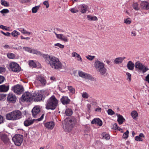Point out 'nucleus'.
I'll use <instances>...</instances> for the list:
<instances>
[{
	"instance_id": "39448f33",
	"label": "nucleus",
	"mask_w": 149,
	"mask_h": 149,
	"mask_svg": "<svg viewBox=\"0 0 149 149\" xmlns=\"http://www.w3.org/2000/svg\"><path fill=\"white\" fill-rule=\"evenodd\" d=\"M43 93V94L41 92H35L32 95L33 99L35 102L40 101L42 99L44 100L46 96L49 95V93L46 91H44Z\"/></svg>"
},
{
	"instance_id": "603ef678",
	"label": "nucleus",
	"mask_w": 149,
	"mask_h": 149,
	"mask_svg": "<svg viewBox=\"0 0 149 149\" xmlns=\"http://www.w3.org/2000/svg\"><path fill=\"white\" fill-rule=\"evenodd\" d=\"M55 34L56 35V37L58 38L61 40H62V38L63 36V35L62 34H56V33H55Z\"/></svg>"
},
{
	"instance_id": "a19ab883",
	"label": "nucleus",
	"mask_w": 149,
	"mask_h": 149,
	"mask_svg": "<svg viewBox=\"0 0 149 149\" xmlns=\"http://www.w3.org/2000/svg\"><path fill=\"white\" fill-rule=\"evenodd\" d=\"M9 12V10L8 9H4L0 11V13L3 15L4 13H8Z\"/></svg>"
},
{
	"instance_id": "a878e982",
	"label": "nucleus",
	"mask_w": 149,
	"mask_h": 149,
	"mask_svg": "<svg viewBox=\"0 0 149 149\" xmlns=\"http://www.w3.org/2000/svg\"><path fill=\"white\" fill-rule=\"evenodd\" d=\"M87 18L88 20L90 21H97V18L96 17L92 16L90 15H87Z\"/></svg>"
},
{
	"instance_id": "6ab92c4d",
	"label": "nucleus",
	"mask_w": 149,
	"mask_h": 149,
	"mask_svg": "<svg viewBox=\"0 0 149 149\" xmlns=\"http://www.w3.org/2000/svg\"><path fill=\"white\" fill-rule=\"evenodd\" d=\"M0 139L5 144H7L9 142V139L6 134L1 135L0 136Z\"/></svg>"
},
{
	"instance_id": "4be33fe9",
	"label": "nucleus",
	"mask_w": 149,
	"mask_h": 149,
	"mask_svg": "<svg viewBox=\"0 0 149 149\" xmlns=\"http://www.w3.org/2000/svg\"><path fill=\"white\" fill-rule=\"evenodd\" d=\"M88 6L84 4H81L79 6V8H80V11L82 13H85L87 10Z\"/></svg>"
},
{
	"instance_id": "c9c22d12",
	"label": "nucleus",
	"mask_w": 149,
	"mask_h": 149,
	"mask_svg": "<svg viewBox=\"0 0 149 149\" xmlns=\"http://www.w3.org/2000/svg\"><path fill=\"white\" fill-rule=\"evenodd\" d=\"M133 8L136 10H138L139 9V8L138 6V4L137 3H135L133 5Z\"/></svg>"
},
{
	"instance_id": "4c0bfd02",
	"label": "nucleus",
	"mask_w": 149,
	"mask_h": 149,
	"mask_svg": "<svg viewBox=\"0 0 149 149\" xmlns=\"http://www.w3.org/2000/svg\"><path fill=\"white\" fill-rule=\"evenodd\" d=\"M1 1V4L5 6H9V4L8 3V2L6 1L2 0Z\"/></svg>"
},
{
	"instance_id": "393cba45",
	"label": "nucleus",
	"mask_w": 149,
	"mask_h": 149,
	"mask_svg": "<svg viewBox=\"0 0 149 149\" xmlns=\"http://www.w3.org/2000/svg\"><path fill=\"white\" fill-rule=\"evenodd\" d=\"M127 67L129 70H132L134 67V63L131 61H129L127 64Z\"/></svg>"
},
{
	"instance_id": "ea45409f",
	"label": "nucleus",
	"mask_w": 149,
	"mask_h": 149,
	"mask_svg": "<svg viewBox=\"0 0 149 149\" xmlns=\"http://www.w3.org/2000/svg\"><path fill=\"white\" fill-rule=\"evenodd\" d=\"M86 57L88 60L90 61L92 60L95 57V56H91L90 55H88L87 56H86Z\"/></svg>"
},
{
	"instance_id": "dca6fc26",
	"label": "nucleus",
	"mask_w": 149,
	"mask_h": 149,
	"mask_svg": "<svg viewBox=\"0 0 149 149\" xmlns=\"http://www.w3.org/2000/svg\"><path fill=\"white\" fill-rule=\"evenodd\" d=\"M70 101V100L66 96H63L60 99L61 102L64 105L69 104Z\"/></svg>"
},
{
	"instance_id": "2f4dec72",
	"label": "nucleus",
	"mask_w": 149,
	"mask_h": 149,
	"mask_svg": "<svg viewBox=\"0 0 149 149\" xmlns=\"http://www.w3.org/2000/svg\"><path fill=\"white\" fill-rule=\"evenodd\" d=\"M40 6V5L36 6L33 7L32 9V13H36L37 12Z\"/></svg>"
},
{
	"instance_id": "bf43d9fd",
	"label": "nucleus",
	"mask_w": 149,
	"mask_h": 149,
	"mask_svg": "<svg viewBox=\"0 0 149 149\" xmlns=\"http://www.w3.org/2000/svg\"><path fill=\"white\" fill-rule=\"evenodd\" d=\"M43 4L45 6H46V7L47 8H49V3L48 2V1H44L43 2Z\"/></svg>"
},
{
	"instance_id": "338daca9",
	"label": "nucleus",
	"mask_w": 149,
	"mask_h": 149,
	"mask_svg": "<svg viewBox=\"0 0 149 149\" xmlns=\"http://www.w3.org/2000/svg\"><path fill=\"white\" fill-rule=\"evenodd\" d=\"M77 57L78 58L77 59L78 61H82V58L80 55L78 54L77 56Z\"/></svg>"
},
{
	"instance_id": "c85d7f7f",
	"label": "nucleus",
	"mask_w": 149,
	"mask_h": 149,
	"mask_svg": "<svg viewBox=\"0 0 149 149\" xmlns=\"http://www.w3.org/2000/svg\"><path fill=\"white\" fill-rule=\"evenodd\" d=\"M33 122L31 120H26L24 122V125L25 126H28L32 124Z\"/></svg>"
},
{
	"instance_id": "79ce46f5",
	"label": "nucleus",
	"mask_w": 149,
	"mask_h": 149,
	"mask_svg": "<svg viewBox=\"0 0 149 149\" xmlns=\"http://www.w3.org/2000/svg\"><path fill=\"white\" fill-rule=\"evenodd\" d=\"M54 46H55L58 47L60 48L61 49H63L64 47V46L63 45H62L59 43L55 44H54Z\"/></svg>"
},
{
	"instance_id": "cd10ccee",
	"label": "nucleus",
	"mask_w": 149,
	"mask_h": 149,
	"mask_svg": "<svg viewBox=\"0 0 149 149\" xmlns=\"http://www.w3.org/2000/svg\"><path fill=\"white\" fill-rule=\"evenodd\" d=\"M131 115L132 117L134 119H135L138 116L137 112L136 111H132Z\"/></svg>"
},
{
	"instance_id": "9b49d317",
	"label": "nucleus",
	"mask_w": 149,
	"mask_h": 149,
	"mask_svg": "<svg viewBox=\"0 0 149 149\" xmlns=\"http://www.w3.org/2000/svg\"><path fill=\"white\" fill-rule=\"evenodd\" d=\"M35 82L43 86H45L47 83L44 77L41 75H38L37 77Z\"/></svg>"
},
{
	"instance_id": "69168bd1",
	"label": "nucleus",
	"mask_w": 149,
	"mask_h": 149,
	"mask_svg": "<svg viewBox=\"0 0 149 149\" xmlns=\"http://www.w3.org/2000/svg\"><path fill=\"white\" fill-rule=\"evenodd\" d=\"M3 123V118L2 116L0 115V124Z\"/></svg>"
},
{
	"instance_id": "13d9d810",
	"label": "nucleus",
	"mask_w": 149,
	"mask_h": 149,
	"mask_svg": "<svg viewBox=\"0 0 149 149\" xmlns=\"http://www.w3.org/2000/svg\"><path fill=\"white\" fill-rule=\"evenodd\" d=\"M126 75L127 77V78L130 81H131V74L128 72L126 73Z\"/></svg>"
},
{
	"instance_id": "bb28decb",
	"label": "nucleus",
	"mask_w": 149,
	"mask_h": 149,
	"mask_svg": "<svg viewBox=\"0 0 149 149\" xmlns=\"http://www.w3.org/2000/svg\"><path fill=\"white\" fill-rule=\"evenodd\" d=\"M73 113L72 110L70 109H67L65 112V113L67 116H71Z\"/></svg>"
},
{
	"instance_id": "c03bdc74",
	"label": "nucleus",
	"mask_w": 149,
	"mask_h": 149,
	"mask_svg": "<svg viewBox=\"0 0 149 149\" xmlns=\"http://www.w3.org/2000/svg\"><path fill=\"white\" fill-rule=\"evenodd\" d=\"M68 89L69 91H70V92L72 93H74L75 91V89L73 88V87L72 86H68Z\"/></svg>"
},
{
	"instance_id": "72a5a7b5",
	"label": "nucleus",
	"mask_w": 149,
	"mask_h": 149,
	"mask_svg": "<svg viewBox=\"0 0 149 149\" xmlns=\"http://www.w3.org/2000/svg\"><path fill=\"white\" fill-rule=\"evenodd\" d=\"M7 56L10 59H14L15 57V55L14 54L11 53H8Z\"/></svg>"
},
{
	"instance_id": "864d4df0",
	"label": "nucleus",
	"mask_w": 149,
	"mask_h": 149,
	"mask_svg": "<svg viewBox=\"0 0 149 149\" xmlns=\"http://www.w3.org/2000/svg\"><path fill=\"white\" fill-rule=\"evenodd\" d=\"M6 71V69L3 67H1L0 66V73H2Z\"/></svg>"
},
{
	"instance_id": "412c9836",
	"label": "nucleus",
	"mask_w": 149,
	"mask_h": 149,
	"mask_svg": "<svg viewBox=\"0 0 149 149\" xmlns=\"http://www.w3.org/2000/svg\"><path fill=\"white\" fill-rule=\"evenodd\" d=\"M116 115L118 117L117 121L119 124H121L123 122L125 121V119L123 118L122 116L118 113H116Z\"/></svg>"
},
{
	"instance_id": "0e129e2a",
	"label": "nucleus",
	"mask_w": 149,
	"mask_h": 149,
	"mask_svg": "<svg viewBox=\"0 0 149 149\" xmlns=\"http://www.w3.org/2000/svg\"><path fill=\"white\" fill-rule=\"evenodd\" d=\"M6 27L3 25H1L0 26V28L3 29V30L7 31L8 29L7 28H6Z\"/></svg>"
},
{
	"instance_id": "774afa93",
	"label": "nucleus",
	"mask_w": 149,
	"mask_h": 149,
	"mask_svg": "<svg viewBox=\"0 0 149 149\" xmlns=\"http://www.w3.org/2000/svg\"><path fill=\"white\" fill-rule=\"evenodd\" d=\"M145 80L149 83V74L146 77Z\"/></svg>"
},
{
	"instance_id": "20e7f679",
	"label": "nucleus",
	"mask_w": 149,
	"mask_h": 149,
	"mask_svg": "<svg viewBox=\"0 0 149 149\" xmlns=\"http://www.w3.org/2000/svg\"><path fill=\"white\" fill-rule=\"evenodd\" d=\"M94 65L97 70L102 75H104L105 74L107 69L105 67V64L103 63L96 59L95 61Z\"/></svg>"
},
{
	"instance_id": "0eeeda50",
	"label": "nucleus",
	"mask_w": 149,
	"mask_h": 149,
	"mask_svg": "<svg viewBox=\"0 0 149 149\" xmlns=\"http://www.w3.org/2000/svg\"><path fill=\"white\" fill-rule=\"evenodd\" d=\"M11 90L15 93L17 95H20L22 94L24 91L23 86L18 84L12 86Z\"/></svg>"
},
{
	"instance_id": "8fccbe9b",
	"label": "nucleus",
	"mask_w": 149,
	"mask_h": 149,
	"mask_svg": "<svg viewBox=\"0 0 149 149\" xmlns=\"http://www.w3.org/2000/svg\"><path fill=\"white\" fill-rule=\"evenodd\" d=\"M82 97L84 98H87L88 97V95L86 92H84L82 93Z\"/></svg>"
},
{
	"instance_id": "e2e57ef3",
	"label": "nucleus",
	"mask_w": 149,
	"mask_h": 149,
	"mask_svg": "<svg viewBox=\"0 0 149 149\" xmlns=\"http://www.w3.org/2000/svg\"><path fill=\"white\" fill-rule=\"evenodd\" d=\"M44 114H43L40 117V118H38L37 119V120L38 121H40L41 120H42L43 118H44Z\"/></svg>"
},
{
	"instance_id": "052dcab7",
	"label": "nucleus",
	"mask_w": 149,
	"mask_h": 149,
	"mask_svg": "<svg viewBox=\"0 0 149 149\" xmlns=\"http://www.w3.org/2000/svg\"><path fill=\"white\" fill-rule=\"evenodd\" d=\"M91 105L89 104H87V107L88 109V111L89 113L91 112Z\"/></svg>"
},
{
	"instance_id": "aec40b11",
	"label": "nucleus",
	"mask_w": 149,
	"mask_h": 149,
	"mask_svg": "<svg viewBox=\"0 0 149 149\" xmlns=\"http://www.w3.org/2000/svg\"><path fill=\"white\" fill-rule=\"evenodd\" d=\"M141 6L142 9L148 10L149 9V3L146 1H142L141 3Z\"/></svg>"
},
{
	"instance_id": "6e6d98bb",
	"label": "nucleus",
	"mask_w": 149,
	"mask_h": 149,
	"mask_svg": "<svg viewBox=\"0 0 149 149\" xmlns=\"http://www.w3.org/2000/svg\"><path fill=\"white\" fill-rule=\"evenodd\" d=\"M5 79V77L2 76H0V84L3 83Z\"/></svg>"
},
{
	"instance_id": "9d476101",
	"label": "nucleus",
	"mask_w": 149,
	"mask_h": 149,
	"mask_svg": "<svg viewBox=\"0 0 149 149\" xmlns=\"http://www.w3.org/2000/svg\"><path fill=\"white\" fill-rule=\"evenodd\" d=\"M9 68L13 72H18L21 70V67L19 65L15 62H11L9 65Z\"/></svg>"
},
{
	"instance_id": "37998d69",
	"label": "nucleus",
	"mask_w": 149,
	"mask_h": 149,
	"mask_svg": "<svg viewBox=\"0 0 149 149\" xmlns=\"http://www.w3.org/2000/svg\"><path fill=\"white\" fill-rule=\"evenodd\" d=\"M107 113L109 115H112L114 114V112L111 109H109L107 110Z\"/></svg>"
},
{
	"instance_id": "680f3d73",
	"label": "nucleus",
	"mask_w": 149,
	"mask_h": 149,
	"mask_svg": "<svg viewBox=\"0 0 149 149\" xmlns=\"http://www.w3.org/2000/svg\"><path fill=\"white\" fill-rule=\"evenodd\" d=\"M61 40H63V41L65 42L68 41V39L67 38V37H65L64 36H63Z\"/></svg>"
},
{
	"instance_id": "7c9ffc66",
	"label": "nucleus",
	"mask_w": 149,
	"mask_h": 149,
	"mask_svg": "<svg viewBox=\"0 0 149 149\" xmlns=\"http://www.w3.org/2000/svg\"><path fill=\"white\" fill-rule=\"evenodd\" d=\"M111 129L114 130H120V128L118 127L116 123H114L111 127Z\"/></svg>"
},
{
	"instance_id": "a18cd8bd",
	"label": "nucleus",
	"mask_w": 149,
	"mask_h": 149,
	"mask_svg": "<svg viewBox=\"0 0 149 149\" xmlns=\"http://www.w3.org/2000/svg\"><path fill=\"white\" fill-rule=\"evenodd\" d=\"M1 32L5 36H10L11 34L9 32H6V33H5L3 31H1Z\"/></svg>"
},
{
	"instance_id": "2eb2a0df",
	"label": "nucleus",
	"mask_w": 149,
	"mask_h": 149,
	"mask_svg": "<svg viewBox=\"0 0 149 149\" xmlns=\"http://www.w3.org/2000/svg\"><path fill=\"white\" fill-rule=\"evenodd\" d=\"M9 89V85L8 84L0 85V92H6Z\"/></svg>"
},
{
	"instance_id": "5fc2aeb1",
	"label": "nucleus",
	"mask_w": 149,
	"mask_h": 149,
	"mask_svg": "<svg viewBox=\"0 0 149 149\" xmlns=\"http://www.w3.org/2000/svg\"><path fill=\"white\" fill-rule=\"evenodd\" d=\"M70 11L71 13H75L78 11V10L76 9L75 8H71Z\"/></svg>"
},
{
	"instance_id": "7ed1b4c3",
	"label": "nucleus",
	"mask_w": 149,
	"mask_h": 149,
	"mask_svg": "<svg viewBox=\"0 0 149 149\" xmlns=\"http://www.w3.org/2000/svg\"><path fill=\"white\" fill-rule=\"evenodd\" d=\"M22 112L19 110L13 111L6 115V119L9 120H15L22 118Z\"/></svg>"
},
{
	"instance_id": "f257e3e1",
	"label": "nucleus",
	"mask_w": 149,
	"mask_h": 149,
	"mask_svg": "<svg viewBox=\"0 0 149 149\" xmlns=\"http://www.w3.org/2000/svg\"><path fill=\"white\" fill-rule=\"evenodd\" d=\"M44 56L46 62L52 68L56 70L62 68L63 65L57 58L48 54Z\"/></svg>"
},
{
	"instance_id": "f3484780",
	"label": "nucleus",
	"mask_w": 149,
	"mask_h": 149,
	"mask_svg": "<svg viewBox=\"0 0 149 149\" xmlns=\"http://www.w3.org/2000/svg\"><path fill=\"white\" fill-rule=\"evenodd\" d=\"M45 126L49 130H52L54 126V123L53 121L47 122L44 124Z\"/></svg>"
},
{
	"instance_id": "a211bd4d",
	"label": "nucleus",
	"mask_w": 149,
	"mask_h": 149,
	"mask_svg": "<svg viewBox=\"0 0 149 149\" xmlns=\"http://www.w3.org/2000/svg\"><path fill=\"white\" fill-rule=\"evenodd\" d=\"M40 112V108L37 106L35 107L32 110L33 116L34 117H35L36 115L38 114Z\"/></svg>"
},
{
	"instance_id": "b1692460",
	"label": "nucleus",
	"mask_w": 149,
	"mask_h": 149,
	"mask_svg": "<svg viewBox=\"0 0 149 149\" xmlns=\"http://www.w3.org/2000/svg\"><path fill=\"white\" fill-rule=\"evenodd\" d=\"M125 57H118L116 58L113 61V63L116 64L121 63H122Z\"/></svg>"
},
{
	"instance_id": "6e6552de",
	"label": "nucleus",
	"mask_w": 149,
	"mask_h": 149,
	"mask_svg": "<svg viewBox=\"0 0 149 149\" xmlns=\"http://www.w3.org/2000/svg\"><path fill=\"white\" fill-rule=\"evenodd\" d=\"M135 67L137 70L139 72L142 71L143 73L145 72L148 70L147 67L145 66L139 61L135 63Z\"/></svg>"
},
{
	"instance_id": "de8ad7c7",
	"label": "nucleus",
	"mask_w": 149,
	"mask_h": 149,
	"mask_svg": "<svg viewBox=\"0 0 149 149\" xmlns=\"http://www.w3.org/2000/svg\"><path fill=\"white\" fill-rule=\"evenodd\" d=\"M17 29L19 31H20L22 33L25 34L26 30L24 29V28H19Z\"/></svg>"
},
{
	"instance_id": "58836bf2",
	"label": "nucleus",
	"mask_w": 149,
	"mask_h": 149,
	"mask_svg": "<svg viewBox=\"0 0 149 149\" xmlns=\"http://www.w3.org/2000/svg\"><path fill=\"white\" fill-rule=\"evenodd\" d=\"M23 49L26 51L31 53L32 49L28 47H24Z\"/></svg>"
},
{
	"instance_id": "f03ea898",
	"label": "nucleus",
	"mask_w": 149,
	"mask_h": 149,
	"mask_svg": "<svg viewBox=\"0 0 149 149\" xmlns=\"http://www.w3.org/2000/svg\"><path fill=\"white\" fill-rule=\"evenodd\" d=\"M58 103V100L53 95L47 100L45 104V108L47 110H54L56 108Z\"/></svg>"
},
{
	"instance_id": "09e8293b",
	"label": "nucleus",
	"mask_w": 149,
	"mask_h": 149,
	"mask_svg": "<svg viewBox=\"0 0 149 149\" xmlns=\"http://www.w3.org/2000/svg\"><path fill=\"white\" fill-rule=\"evenodd\" d=\"M130 18H128L127 19H124V23L127 24H130L131 23V21L129 20Z\"/></svg>"
},
{
	"instance_id": "473e14b6",
	"label": "nucleus",
	"mask_w": 149,
	"mask_h": 149,
	"mask_svg": "<svg viewBox=\"0 0 149 149\" xmlns=\"http://www.w3.org/2000/svg\"><path fill=\"white\" fill-rule=\"evenodd\" d=\"M20 34V33L16 30L13 31L11 33V35L14 37L17 38L18 35Z\"/></svg>"
},
{
	"instance_id": "49530a36",
	"label": "nucleus",
	"mask_w": 149,
	"mask_h": 149,
	"mask_svg": "<svg viewBox=\"0 0 149 149\" xmlns=\"http://www.w3.org/2000/svg\"><path fill=\"white\" fill-rule=\"evenodd\" d=\"M6 95L5 94H0V101L4 99L6 96Z\"/></svg>"
},
{
	"instance_id": "423d86ee",
	"label": "nucleus",
	"mask_w": 149,
	"mask_h": 149,
	"mask_svg": "<svg viewBox=\"0 0 149 149\" xmlns=\"http://www.w3.org/2000/svg\"><path fill=\"white\" fill-rule=\"evenodd\" d=\"M12 140L16 146H19L23 143V136L20 134H17L13 136Z\"/></svg>"
},
{
	"instance_id": "e433bc0d",
	"label": "nucleus",
	"mask_w": 149,
	"mask_h": 149,
	"mask_svg": "<svg viewBox=\"0 0 149 149\" xmlns=\"http://www.w3.org/2000/svg\"><path fill=\"white\" fill-rule=\"evenodd\" d=\"M129 133V131H126L123 134V138L125 139H126L128 137Z\"/></svg>"
},
{
	"instance_id": "3c124183",
	"label": "nucleus",
	"mask_w": 149,
	"mask_h": 149,
	"mask_svg": "<svg viewBox=\"0 0 149 149\" xmlns=\"http://www.w3.org/2000/svg\"><path fill=\"white\" fill-rule=\"evenodd\" d=\"M135 140L137 141H142V140L141 138L139 136H136L135 137Z\"/></svg>"
},
{
	"instance_id": "1a4fd4ad",
	"label": "nucleus",
	"mask_w": 149,
	"mask_h": 149,
	"mask_svg": "<svg viewBox=\"0 0 149 149\" xmlns=\"http://www.w3.org/2000/svg\"><path fill=\"white\" fill-rule=\"evenodd\" d=\"M33 100L32 95L29 92H26L23 94L21 100L22 102H31Z\"/></svg>"
},
{
	"instance_id": "4d7b16f0",
	"label": "nucleus",
	"mask_w": 149,
	"mask_h": 149,
	"mask_svg": "<svg viewBox=\"0 0 149 149\" xmlns=\"http://www.w3.org/2000/svg\"><path fill=\"white\" fill-rule=\"evenodd\" d=\"M59 87H62L63 89H65L66 87V86L64 84L61 82L60 83Z\"/></svg>"
},
{
	"instance_id": "f704fd0d",
	"label": "nucleus",
	"mask_w": 149,
	"mask_h": 149,
	"mask_svg": "<svg viewBox=\"0 0 149 149\" xmlns=\"http://www.w3.org/2000/svg\"><path fill=\"white\" fill-rule=\"evenodd\" d=\"M29 64L30 66L33 67L34 68L36 67V64L33 60L29 61Z\"/></svg>"
},
{
	"instance_id": "5701e85b",
	"label": "nucleus",
	"mask_w": 149,
	"mask_h": 149,
	"mask_svg": "<svg viewBox=\"0 0 149 149\" xmlns=\"http://www.w3.org/2000/svg\"><path fill=\"white\" fill-rule=\"evenodd\" d=\"M31 53L33 54H36L37 55H40V56H42L45 59V58L44 57L45 56H44L45 55H48L47 54H42L40 52L36 49H32Z\"/></svg>"
},
{
	"instance_id": "f8f14e48",
	"label": "nucleus",
	"mask_w": 149,
	"mask_h": 149,
	"mask_svg": "<svg viewBox=\"0 0 149 149\" xmlns=\"http://www.w3.org/2000/svg\"><path fill=\"white\" fill-rule=\"evenodd\" d=\"M7 100L9 103H15L16 101L17 97L14 94L10 93L8 95Z\"/></svg>"
},
{
	"instance_id": "4468645a",
	"label": "nucleus",
	"mask_w": 149,
	"mask_h": 149,
	"mask_svg": "<svg viewBox=\"0 0 149 149\" xmlns=\"http://www.w3.org/2000/svg\"><path fill=\"white\" fill-rule=\"evenodd\" d=\"M102 121L100 118H94L91 122L92 124H95L97 126H101L102 125Z\"/></svg>"
},
{
	"instance_id": "ddd939ff",
	"label": "nucleus",
	"mask_w": 149,
	"mask_h": 149,
	"mask_svg": "<svg viewBox=\"0 0 149 149\" xmlns=\"http://www.w3.org/2000/svg\"><path fill=\"white\" fill-rule=\"evenodd\" d=\"M78 74L80 77L89 79H91L92 78V77L91 75L85 73L82 71H79L78 72Z\"/></svg>"
},
{
	"instance_id": "c756f323",
	"label": "nucleus",
	"mask_w": 149,
	"mask_h": 149,
	"mask_svg": "<svg viewBox=\"0 0 149 149\" xmlns=\"http://www.w3.org/2000/svg\"><path fill=\"white\" fill-rule=\"evenodd\" d=\"M101 136L103 138H104L106 140H109L110 138L109 135L106 132L102 133L101 134Z\"/></svg>"
}]
</instances>
